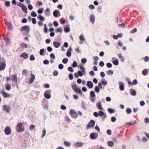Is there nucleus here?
Wrapping results in <instances>:
<instances>
[{"instance_id": "nucleus-1", "label": "nucleus", "mask_w": 149, "mask_h": 149, "mask_svg": "<svg viewBox=\"0 0 149 149\" xmlns=\"http://www.w3.org/2000/svg\"><path fill=\"white\" fill-rule=\"evenodd\" d=\"M17 130L18 132H23L24 131V128L22 123H17Z\"/></svg>"}, {"instance_id": "nucleus-2", "label": "nucleus", "mask_w": 149, "mask_h": 149, "mask_svg": "<svg viewBox=\"0 0 149 149\" xmlns=\"http://www.w3.org/2000/svg\"><path fill=\"white\" fill-rule=\"evenodd\" d=\"M70 113L71 116L74 118H77L78 114L75 111L71 109L70 110Z\"/></svg>"}, {"instance_id": "nucleus-3", "label": "nucleus", "mask_w": 149, "mask_h": 149, "mask_svg": "<svg viewBox=\"0 0 149 149\" xmlns=\"http://www.w3.org/2000/svg\"><path fill=\"white\" fill-rule=\"evenodd\" d=\"M4 133L7 135L10 134L11 132V130L10 127L9 126L6 127L4 129Z\"/></svg>"}, {"instance_id": "nucleus-4", "label": "nucleus", "mask_w": 149, "mask_h": 149, "mask_svg": "<svg viewBox=\"0 0 149 149\" xmlns=\"http://www.w3.org/2000/svg\"><path fill=\"white\" fill-rule=\"evenodd\" d=\"M3 110L7 113H9L10 111V107L9 106L4 105L2 106Z\"/></svg>"}, {"instance_id": "nucleus-5", "label": "nucleus", "mask_w": 149, "mask_h": 149, "mask_svg": "<svg viewBox=\"0 0 149 149\" xmlns=\"http://www.w3.org/2000/svg\"><path fill=\"white\" fill-rule=\"evenodd\" d=\"M30 28L28 26H25L22 27L20 29V31H26L27 33H29L30 31Z\"/></svg>"}, {"instance_id": "nucleus-6", "label": "nucleus", "mask_w": 149, "mask_h": 149, "mask_svg": "<svg viewBox=\"0 0 149 149\" xmlns=\"http://www.w3.org/2000/svg\"><path fill=\"white\" fill-rule=\"evenodd\" d=\"M95 124V122L94 120H91L89 123L87 125V128L88 129L91 127H93Z\"/></svg>"}, {"instance_id": "nucleus-7", "label": "nucleus", "mask_w": 149, "mask_h": 149, "mask_svg": "<svg viewBox=\"0 0 149 149\" xmlns=\"http://www.w3.org/2000/svg\"><path fill=\"white\" fill-rule=\"evenodd\" d=\"M98 135L97 133H92L90 135V138L92 139H95L97 138Z\"/></svg>"}, {"instance_id": "nucleus-8", "label": "nucleus", "mask_w": 149, "mask_h": 149, "mask_svg": "<svg viewBox=\"0 0 149 149\" xmlns=\"http://www.w3.org/2000/svg\"><path fill=\"white\" fill-rule=\"evenodd\" d=\"M1 93L3 95V97L5 98L9 97L10 96V95L8 93L5 92L3 91H2Z\"/></svg>"}, {"instance_id": "nucleus-9", "label": "nucleus", "mask_w": 149, "mask_h": 149, "mask_svg": "<svg viewBox=\"0 0 149 149\" xmlns=\"http://www.w3.org/2000/svg\"><path fill=\"white\" fill-rule=\"evenodd\" d=\"M119 88L121 91H123L124 90V85L123 83L121 81H119Z\"/></svg>"}, {"instance_id": "nucleus-10", "label": "nucleus", "mask_w": 149, "mask_h": 149, "mask_svg": "<svg viewBox=\"0 0 149 149\" xmlns=\"http://www.w3.org/2000/svg\"><path fill=\"white\" fill-rule=\"evenodd\" d=\"M35 75L33 74H31V77L30 78L29 80V82L30 84H31L34 81L35 79Z\"/></svg>"}, {"instance_id": "nucleus-11", "label": "nucleus", "mask_w": 149, "mask_h": 149, "mask_svg": "<svg viewBox=\"0 0 149 149\" xmlns=\"http://www.w3.org/2000/svg\"><path fill=\"white\" fill-rule=\"evenodd\" d=\"M84 143L81 142H78L76 143L74 146L75 147L78 148L79 147H81L83 146Z\"/></svg>"}, {"instance_id": "nucleus-12", "label": "nucleus", "mask_w": 149, "mask_h": 149, "mask_svg": "<svg viewBox=\"0 0 149 149\" xmlns=\"http://www.w3.org/2000/svg\"><path fill=\"white\" fill-rule=\"evenodd\" d=\"M87 85L88 87L90 88H92L93 86V84L91 81H88L87 82Z\"/></svg>"}, {"instance_id": "nucleus-13", "label": "nucleus", "mask_w": 149, "mask_h": 149, "mask_svg": "<svg viewBox=\"0 0 149 149\" xmlns=\"http://www.w3.org/2000/svg\"><path fill=\"white\" fill-rule=\"evenodd\" d=\"M54 47L56 48H58L61 45V43L57 42H54L53 43Z\"/></svg>"}, {"instance_id": "nucleus-14", "label": "nucleus", "mask_w": 149, "mask_h": 149, "mask_svg": "<svg viewBox=\"0 0 149 149\" xmlns=\"http://www.w3.org/2000/svg\"><path fill=\"white\" fill-rule=\"evenodd\" d=\"M20 56L21 57H23L25 59H26L28 58V54L25 52L22 53L20 55Z\"/></svg>"}, {"instance_id": "nucleus-15", "label": "nucleus", "mask_w": 149, "mask_h": 149, "mask_svg": "<svg viewBox=\"0 0 149 149\" xmlns=\"http://www.w3.org/2000/svg\"><path fill=\"white\" fill-rule=\"evenodd\" d=\"M96 106L97 108L99 110H103V109L102 107V104L100 102L96 104Z\"/></svg>"}, {"instance_id": "nucleus-16", "label": "nucleus", "mask_w": 149, "mask_h": 149, "mask_svg": "<svg viewBox=\"0 0 149 149\" xmlns=\"http://www.w3.org/2000/svg\"><path fill=\"white\" fill-rule=\"evenodd\" d=\"M6 65L5 63L1 62H0V70H2L5 68Z\"/></svg>"}, {"instance_id": "nucleus-17", "label": "nucleus", "mask_w": 149, "mask_h": 149, "mask_svg": "<svg viewBox=\"0 0 149 149\" xmlns=\"http://www.w3.org/2000/svg\"><path fill=\"white\" fill-rule=\"evenodd\" d=\"M90 20L91 22L93 24L95 21V17L94 15H91L90 17Z\"/></svg>"}, {"instance_id": "nucleus-18", "label": "nucleus", "mask_w": 149, "mask_h": 149, "mask_svg": "<svg viewBox=\"0 0 149 149\" xmlns=\"http://www.w3.org/2000/svg\"><path fill=\"white\" fill-rule=\"evenodd\" d=\"M22 9L23 11L26 13H27V7L23 4H22Z\"/></svg>"}, {"instance_id": "nucleus-19", "label": "nucleus", "mask_w": 149, "mask_h": 149, "mask_svg": "<svg viewBox=\"0 0 149 149\" xmlns=\"http://www.w3.org/2000/svg\"><path fill=\"white\" fill-rule=\"evenodd\" d=\"M11 79L12 80L14 81L15 82H17V78L16 75H12Z\"/></svg>"}, {"instance_id": "nucleus-20", "label": "nucleus", "mask_w": 149, "mask_h": 149, "mask_svg": "<svg viewBox=\"0 0 149 149\" xmlns=\"http://www.w3.org/2000/svg\"><path fill=\"white\" fill-rule=\"evenodd\" d=\"M74 91L76 92L79 93L81 95H82V93L81 90L79 88H77Z\"/></svg>"}, {"instance_id": "nucleus-21", "label": "nucleus", "mask_w": 149, "mask_h": 149, "mask_svg": "<svg viewBox=\"0 0 149 149\" xmlns=\"http://www.w3.org/2000/svg\"><path fill=\"white\" fill-rule=\"evenodd\" d=\"M59 11L58 10H55L53 12V15L55 17H57L58 16Z\"/></svg>"}, {"instance_id": "nucleus-22", "label": "nucleus", "mask_w": 149, "mask_h": 149, "mask_svg": "<svg viewBox=\"0 0 149 149\" xmlns=\"http://www.w3.org/2000/svg\"><path fill=\"white\" fill-rule=\"evenodd\" d=\"M131 94L133 96H135L136 94V91L134 89H131L130 90Z\"/></svg>"}, {"instance_id": "nucleus-23", "label": "nucleus", "mask_w": 149, "mask_h": 149, "mask_svg": "<svg viewBox=\"0 0 149 149\" xmlns=\"http://www.w3.org/2000/svg\"><path fill=\"white\" fill-rule=\"evenodd\" d=\"M38 18L41 21H44L45 20V18L41 15H39L38 16Z\"/></svg>"}, {"instance_id": "nucleus-24", "label": "nucleus", "mask_w": 149, "mask_h": 149, "mask_svg": "<svg viewBox=\"0 0 149 149\" xmlns=\"http://www.w3.org/2000/svg\"><path fill=\"white\" fill-rule=\"evenodd\" d=\"M62 29L61 28H57L55 30V32L56 33H58V32L61 33L62 32Z\"/></svg>"}, {"instance_id": "nucleus-25", "label": "nucleus", "mask_w": 149, "mask_h": 149, "mask_svg": "<svg viewBox=\"0 0 149 149\" xmlns=\"http://www.w3.org/2000/svg\"><path fill=\"white\" fill-rule=\"evenodd\" d=\"M79 67L80 68V69L81 70L82 72L85 73V70L84 67L81 64L79 65Z\"/></svg>"}, {"instance_id": "nucleus-26", "label": "nucleus", "mask_w": 149, "mask_h": 149, "mask_svg": "<svg viewBox=\"0 0 149 149\" xmlns=\"http://www.w3.org/2000/svg\"><path fill=\"white\" fill-rule=\"evenodd\" d=\"M118 57L119 58H120V59L121 61H122L123 62L124 61V57H123V56H122V55L121 54H118Z\"/></svg>"}, {"instance_id": "nucleus-27", "label": "nucleus", "mask_w": 149, "mask_h": 149, "mask_svg": "<svg viewBox=\"0 0 149 149\" xmlns=\"http://www.w3.org/2000/svg\"><path fill=\"white\" fill-rule=\"evenodd\" d=\"M64 144L65 146L69 147L70 146L71 143L70 142L67 141H64Z\"/></svg>"}, {"instance_id": "nucleus-28", "label": "nucleus", "mask_w": 149, "mask_h": 149, "mask_svg": "<svg viewBox=\"0 0 149 149\" xmlns=\"http://www.w3.org/2000/svg\"><path fill=\"white\" fill-rule=\"evenodd\" d=\"M137 123V122L136 120H134L133 122H128L126 124L128 125H133Z\"/></svg>"}, {"instance_id": "nucleus-29", "label": "nucleus", "mask_w": 149, "mask_h": 149, "mask_svg": "<svg viewBox=\"0 0 149 149\" xmlns=\"http://www.w3.org/2000/svg\"><path fill=\"white\" fill-rule=\"evenodd\" d=\"M148 72V70L147 69H145L142 71V74L143 75L145 76L147 74Z\"/></svg>"}, {"instance_id": "nucleus-30", "label": "nucleus", "mask_w": 149, "mask_h": 149, "mask_svg": "<svg viewBox=\"0 0 149 149\" xmlns=\"http://www.w3.org/2000/svg\"><path fill=\"white\" fill-rule=\"evenodd\" d=\"M42 104L43 105L44 108H46V100L45 99H44L42 101Z\"/></svg>"}, {"instance_id": "nucleus-31", "label": "nucleus", "mask_w": 149, "mask_h": 149, "mask_svg": "<svg viewBox=\"0 0 149 149\" xmlns=\"http://www.w3.org/2000/svg\"><path fill=\"white\" fill-rule=\"evenodd\" d=\"M108 145L110 147H112L114 145L113 142L111 141H109L107 143Z\"/></svg>"}, {"instance_id": "nucleus-32", "label": "nucleus", "mask_w": 149, "mask_h": 149, "mask_svg": "<svg viewBox=\"0 0 149 149\" xmlns=\"http://www.w3.org/2000/svg\"><path fill=\"white\" fill-rule=\"evenodd\" d=\"M108 112L111 113H113L115 112V110L114 109H112L110 108H108Z\"/></svg>"}, {"instance_id": "nucleus-33", "label": "nucleus", "mask_w": 149, "mask_h": 149, "mask_svg": "<svg viewBox=\"0 0 149 149\" xmlns=\"http://www.w3.org/2000/svg\"><path fill=\"white\" fill-rule=\"evenodd\" d=\"M64 31L65 33H68L70 31V29L69 27H66L64 29Z\"/></svg>"}, {"instance_id": "nucleus-34", "label": "nucleus", "mask_w": 149, "mask_h": 149, "mask_svg": "<svg viewBox=\"0 0 149 149\" xmlns=\"http://www.w3.org/2000/svg\"><path fill=\"white\" fill-rule=\"evenodd\" d=\"M43 11V8H41L38 10V13L39 14H42V13Z\"/></svg>"}, {"instance_id": "nucleus-35", "label": "nucleus", "mask_w": 149, "mask_h": 149, "mask_svg": "<svg viewBox=\"0 0 149 149\" xmlns=\"http://www.w3.org/2000/svg\"><path fill=\"white\" fill-rule=\"evenodd\" d=\"M10 2L8 1H6L5 2V5L7 7H9L10 6Z\"/></svg>"}, {"instance_id": "nucleus-36", "label": "nucleus", "mask_w": 149, "mask_h": 149, "mask_svg": "<svg viewBox=\"0 0 149 149\" xmlns=\"http://www.w3.org/2000/svg\"><path fill=\"white\" fill-rule=\"evenodd\" d=\"M113 63L114 65H117L119 64L118 61V60H115L113 61Z\"/></svg>"}, {"instance_id": "nucleus-37", "label": "nucleus", "mask_w": 149, "mask_h": 149, "mask_svg": "<svg viewBox=\"0 0 149 149\" xmlns=\"http://www.w3.org/2000/svg\"><path fill=\"white\" fill-rule=\"evenodd\" d=\"M4 39L5 41L7 44H8L10 43L9 40L7 38L5 37L4 38Z\"/></svg>"}, {"instance_id": "nucleus-38", "label": "nucleus", "mask_w": 149, "mask_h": 149, "mask_svg": "<svg viewBox=\"0 0 149 149\" xmlns=\"http://www.w3.org/2000/svg\"><path fill=\"white\" fill-rule=\"evenodd\" d=\"M6 89L8 91H10L11 89V87L9 84H8L6 86Z\"/></svg>"}, {"instance_id": "nucleus-39", "label": "nucleus", "mask_w": 149, "mask_h": 149, "mask_svg": "<svg viewBox=\"0 0 149 149\" xmlns=\"http://www.w3.org/2000/svg\"><path fill=\"white\" fill-rule=\"evenodd\" d=\"M90 94L91 96L92 97H94L95 96V92L93 91H91V92H90Z\"/></svg>"}, {"instance_id": "nucleus-40", "label": "nucleus", "mask_w": 149, "mask_h": 149, "mask_svg": "<svg viewBox=\"0 0 149 149\" xmlns=\"http://www.w3.org/2000/svg\"><path fill=\"white\" fill-rule=\"evenodd\" d=\"M100 90L97 86H96L95 88V91L97 93H98L100 91Z\"/></svg>"}, {"instance_id": "nucleus-41", "label": "nucleus", "mask_w": 149, "mask_h": 149, "mask_svg": "<svg viewBox=\"0 0 149 149\" xmlns=\"http://www.w3.org/2000/svg\"><path fill=\"white\" fill-rule=\"evenodd\" d=\"M31 15L33 17H36L37 16L36 13L35 12H32L31 13Z\"/></svg>"}, {"instance_id": "nucleus-42", "label": "nucleus", "mask_w": 149, "mask_h": 149, "mask_svg": "<svg viewBox=\"0 0 149 149\" xmlns=\"http://www.w3.org/2000/svg\"><path fill=\"white\" fill-rule=\"evenodd\" d=\"M137 31V29L136 28L134 29L132 31H131L130 32V33H133L136 32Z\"/></svg>"}, {"instance_id": "nucleus-43", "label": "nucleus", "mask_w": 149, "mask_h": 149, "mask_svg": "<svg viewBox=\"0 0 149 149\" xmlns=\"http://www.w3.org/2000/svg\"><path fill=\"white\" fill-rule=\"evenodd\" d=\"M68 61V59L67 58H64L62 60V62L63 63L66 64V63Z\"/></svg>"}, {"instance_id": "nucleus-44", "label": "nucleus", "mask_w": 149, "mask_h": 149, "mask_svg": "<svg viewBox=\"0 0 149 149\" xmlns=\"http://www.w3.org/2000/svg\"><path fill=\"white\" fill-rule=\"evenodd\" d=\"M126 111L127 114H130L132 112V110L130 108H128L126 109Z\"/></svg>"}, {"instance_id": "nucleus-45", "label": "nucleus", "mask_w": 149, "mask_h": 149, "mask_svg": "<svg viewBox=\"0 0 149 149\" xmlns=\"http://www.w3.org/2000/svg\"><path fill=\"white\" fill-rule=\"evenodd\" d=\"M69 78L70 79L72 80L73 78V75L72 73H70L69 75Z\"/></svg>"}, {"instance_id": "nucleus-46", "label": "nucleus", "mask_w": 149, "mask_h": 149, "mask_svg": "<svg viewBox=\"0 0 149 149\" xmlns=\"http://www.w3.org/2000/svg\"><path fill=\"white\" fill-rule=\"evenodd\" d=\"M87 61L86 59V58H83L81 60V63H85Z\"/></svg>"}, {"instance_id": "nucleus-47", "label": "nucleus", "mask_w": 149, "mask_h": 149, "mask_svg": "<svg viewBox=\"0 0 149 149\" xmlns=\"http://www.w3.org/2000/svg\"><path fill=\"white\" fill-rule=\"evenodd\" d=\"M65 118V120L67 121L68 122H70V120L69 118V117L68 116H66Z\"/></svg>"}, {"instance_id": "nucleus-48", "label": "nucleus", "mask_w": 149, "mask_h": 149, "mask_svg": "<svg viewBox=\"0 0 149 149\" xmlns=\"http://www.w3.org/2000/svg\"><path fill=\"white\" fill-rule=\"evenodd\" d=\"M77 63L76 61H74L72 64V66L74 67H76L77 66Z\"/></svg>"}, {"instance_id": "nucleus-49", "label": "nucleus", "mask_w": 149, "mask_h": 149, "mask_svg": "<svg viewBox=\"0 0 149 149\" xmlns=\"http://www.w3.org/2000/svg\"><path fill=\"white\" fill-rule=\"evenodd\" d=\"M58 72L56 70H55L54 71L53 73V75L54 76H57L58 74Z\"/></svg>"}, {"instance_id": "nucleus-50", "label": "nucleus", "mask_w": 149, "mask_h": 149, "mask_svg": "<svg viewBox=\"0 0 149 149\" xmlns=\"http://www.w3.org/2000/svg\"><path fill=\"white\" fill-rule=\"evenodd\" d=\"M98 115L100 116H102L104 115V113L102 111H100L98 112Z\"/></svg>"}, {"instance_id": "nucleus-51", "label": "nucleus", "mask_w": 149, "mask_h": 149, "mask_svg": "<svg viewBox=\"0 0 149 149\" xmlns=\"http://www.w3.org/2000/svg\"><path fill=\"white\" fill-rule=\"evenodd\" d=\"M80 40L81 41H84L85 39L84 38L83 36L82 35H81L79 36Z\"/></svg>"}, {"instance_id": "nucleus-52", "label": "nucleus", "mask_w": 149, "mask_h": 149, "mask_svg": "<svg viewBox=\"0 0 149 149\" xmlns=\"http://www.w3.org/2000/svg\"><path fill=\"white\" fill-rule=\"evenodd\" d=\"M63 65L62 64H60L58 65V68L60 69H62L63 68Z\"/></svg>"}, {"instance_id": "nucleus-53", "label": "nucleus", "mask_w": 149, "mask_h": 149, "mask_svg": "<svg viewBox=\"0 0 149 149\" xmlns=\"http://www.w3.org/2000/svg\"><path fill=\"white\" fill-rule=\"evenodd\" d=\"M116 118L114 117H112L111 118V120L112 122H114L116 120Z\"/></svg>"}, {"instance_id": "nucleus-54", "label": "nucleus", "mask_w": 149, "mask_h": 149, "mask_svg": "<svg viewBox=\"0 0 149 149\" xmlns=\"http://www.w3.org/2000/svg\"><path fill=\"white\" fill-rule=\"evenodd\" d=\"M53 24L54 26L55 27H57L58 25V22L56 21H54L53 22Z\"/></svg>"}, {"instance_id": "nucleus-55", "label": "nucleus", "mask_w": 149, "mask_h": 149, "mask_svg": "<svg viewBox=\"0 0 149 149\" xmlns=\"http://www.w3.org/2000/svg\"><path fill=\"white\" fill-rule=\"evenodd\" d=\"M50 56L51 58H53V59H54L55 58V56L53 53H51L50 54Z\"/></svg>"}, {"instance_id": "nucleus-56", "label": "nucleus", "mask_w": 149, "mask_h": 149, "mask_svg": "<svg viewBox=\"0 0 149 149\" xmlns=\"http://www.w3.org/2000/svg\"><path fill=\"white\" fill-rule=\"evenodd\" d=\"M44 52V50L43 49H41L40 51V54L41 55H42Z\"/></svg>"}, {"instance_id": "nucleus-57", "label": "nucleus", "mask_w": 149, "mask_h": 149, "mask_svg": "<svg viewBox=\"0 0 149 149\" xmlns=\"http://www.w3.org/2000/svg\"><path fill=\"white\" fill-rule=\"evenodd\" d=\"M107 67L108 68H111L112 67V65L110 63H107Z\"/></svg>"}, {"instance_id": "nucleus-58", "label": "nucleus", "mask_w": 149, "mask_h": 149, "mask_svg": "<svg viewBox=\"0 0 149 149\" xmlns=\"http://www.w3.org/2000/svg\"><path fill=\"white\" fill-rule=\"evenodd\" d=\"M35 58L34 56L33 55H31L30 57V60L31 61H33L35 60Z\"/></svg>"}, {"instance_id": "nucleus-59", "label": "nucleus", "mask_w": 149, "mask_h": 149, "mask_svg": "<svg viewBox=\"0 0 149 149\" xmlns=\"http://www.w3.org/2000/svg\"><path fill=\"white\" fill-rule=\"evenodd\" d=\"M28 8L29 10H31L32 9L33 7L31 4H29L28 6Z\"/></svg>"}, {"instance_id": "nucleus-60", "label": "nucleus", "mask_w": 149, "mask_h": 149, "mask_svg": "<svg viewBox=\"0 0 149 149\" xmlns=\"http://www.w3.org/2000/svg\"><path fill=\"white\" fill-rule=\"evenodd\" d=\"M68 70L69 71L72 72L74 71V70L72 68V67H70L68 68Z\"/></svg>"}, {"instance_id": "nucleus-61", "label": "nucleus", "mask_w": 149, "mask_h": 149, "mask_svg": "<svg viewBox=\"0 0 149 149\" xmlns=\"http://www.w3.org/2000/svg\"><path fill=\"white\" fill-rule=\"evenodd\" d=\"M22 47L23 48H26L27 47V45L26 44L23 43L22 44Z\"/></svg>"}, {"instance_id": "nucleus-62", "label": "nucleus", "mask_w": 149, "mask_h": 149, "mask_svg": "<svg viewBox=\"0 0 149 149\" xmlns=\"http://www.w3.org/2000/svg\"><path fill=\"white\" fill-rule=\"evenodd\" d=\"M144 59L146 62H148L149 61V57L148 56H146L144 57Z\"/></svg>"}, {"instance_id": "nucleus-63", "label": "nucleus", "mask_w": 149, "mask_h": 149, "mask_svg": "<svg viewBox=\"0 0 149 149\" xmlns=\"http://www.w3.org/2000/svg\"><path fill=\"white\" fill-rule=\"evenodd\" d=\"M66 55L68 57H70L71 55V53L70 51H68L67 52Z\"/></svg>"}, {"instance_id": "nucleus-64", "label": "nucleus", "mask_w": 149, "mask_h": 149, "mask_svg": "<svg viewBox=\"0 0 149 149\" xmlns=\"http://www.w3.org/2000/svg\"><path fill=\"white\" fill-rule=\"evenodd\" d=\"M102 83L103 85H106L107 84V82L105 81L104 79L102 80Z\"/></svg>"}]
</instances>
